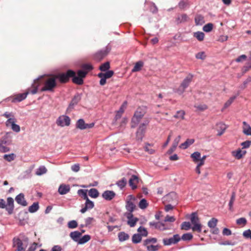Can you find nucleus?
Returning <instances> with one entry per match:
<instances>
[{"instance_id":"nucleus-17","label":"nucleus","mask_w":251,"mask_h":251,"mask_svg":"<svg viewBox=\"0 0 251 251\" xmlns=\"http://www.w3.org/2000/svg\"><path fill=\"white\" fill-rule=\"evenodd\" d=\"M189 18L186 14L178 15L176 18V22L178 25L181 23L187 22L189 21Z\"/></svg>"},{"instance_id":"nucleus-22","label":"nucleus","mask_w":251,"mask_h":251,"mask_svg":"<svg viewBox=\"0 0 251 251\" xmlns=\"http://www.w3.org/2000/svg\"><path fill=\"white\" fill-rule=\"evenodd\" d=\"M226 128V126L223 123H218L216 125V129L218 131L217 135L220 136L223 135Z\"/></svg>"},{"instance_id":"nucleus-44","label":"nucleus","mask_w":251,"mask_h":251,"mask_svg":"<svg viewBox=\"0 0 251 251\" xmlns=\"http://www.w3.org/2000/svg\"><path fill=\"white\" fill-rule=\"evenodd\" d=\"M142 237L140 234H134L132 237V241L134 244H137L141 241Z\"/></svg>"},{"instance_id":"nucleus-25","label":"nucleus","mask_w":251,"mask_h":251,"mask_svg":"<svg viewBox=\"0 0 251 251\" xmlns=\"http://www.w3.org/2000/svg\"><path fill=\"white\" fill-rule=\"evenodd\" d=\"M246 151H242L241 150L239 149L237 151H232V155L236 159H240L246 154Z\"/></svg>"},{"instance_id":"nucleus-50","label":"nucleus","mask_w":251,"mask_h":251,"mask_svg":"<svg viewBox=\"0 0 251 251\" xmlns=\"http://www.w3.org/2000/svg\"><path fill=\"white\" fill-rule=\"evenodd\" d=\"M148 205V203L145 199H142L139 203V207L142 209L147 208Z\"/></svg>"},{"instance_id":"nucleus-37","label":"nucleus","mask_w":251,"mask_h":251,"mask_svg":"<svg viewBox=\"0 0 251 251\" xmlns=\"http://www.w3.org/2000/svg\"><path fill=\"white\" fill-rule=\"evenodd\" d=\"M39 206L38 202H35L28 207V211L30 213H34L36 212L39 209Z\"/></svg>"},{"instance_id":"nucleus-9","label":"nucleus","mask_w":251,"mask_h":251,"mask_svg":"<svg viewBox=\"0 0 251 251\" xmlns=\"http://www.w3.org/2000/svg\"><path fill=\"white\" fill-rule=\"evenodd\" d=\"M181 240L180 236L176 234L173 235V237L169 238H164L163 243L164 246H170L177 244Z\"/></svg>"},{"instance_id":"nucleus-11","label":"nucleus","mask_w":251,"mask_h":251,"mask_svg":"<svg viewBox=\"0 0 251 251\" xmlns=\"http://www.w3.org/2000/svg\"><path fill=\"white\" fill-rule=\"evenodd\" d=\"M16 122V120L15 118H10L6 121L5 124L7 126H11L14 131L19 132L20 131V127L15 124Z\"/></svg>"},{"instance_id":"nucleus-13","label":"nucleus","mask_w":251,"mask_h":251,"mask_svg":"<svg viewBox=\"0 0 251 251\" xmlns=\"http://www.w3.org/2000/svg\"><path fill=\"white\" fill-rule=\"evenodd\" d=\"M29 93L30 91H27L24 93L16 95L14 97L11 98V101L13 103L22 101L26 98Z\"/></svg>"},{"instance_id":"nucleus-57","label":"nucleus","mask_w":251,"mask_h":251,"mask_svg":"<svg viewBox=\"0 0 251 251\" xmlns=\"http://www.w3.org/2000/svg\"><path fill=\"white\" fill-rule=\"evenodd\" d=\"M157 242V239L155 238H151L146 239L143 243L144 245H148L151 243H155Z\"/></svg>"},{"instance_id":"nucleus-63","label":"nucleus","mask_w":251,"mask_h":251,"mask_svg":"<svg viewBox=\"0 0 251 251\" xmlns=\"http://www.w3.org/2000/svg\"><path fill=\"white\" fill-rule=\"evenodd\" d=\"M188 5V3L187 1H184L183 0H181L178 3V6L180 9H185Z\"/></svg>"},{"instance_id":"nucleus-34","label":"nucleus","mask_w":251,"mask_h":251,"mask_svg":"<svg viewBox=\"0 0 251 251\" xmlns=\"http://www.w3.org/2000/svg\"><path fill=\"white\" fill-rule=\"evenodd\" d=\"M127 184V180L125 177L117 181L116 184L121 189H123Z\"/></svg>"},{"instance_id":"nucleus-43","label":"nucleus","mask_w":251,"mask_h":251,"mask_svg":"<svg viewBox=\"0 0 251 251\" xmlns=\"http://www.w3.org/2000/svg\"><path fill=\"white\" fill-rule=\"evenodd\" d=\"M47 171V169L44 166H40L36 171V175L37 176H41L45 173Z\"/></svg>"},{"instance_id":"nucleus-8","label":"nucleus","mask_w":251,"mask_h":251,"mask_svg":"<svg viewBox=\"0 0 251 251\" xmlns=\"http://www.w3.org/2000/svg\"><path fill=\"white\" fill-rule=\"evenodd\" d=\"M94 123L86 124L83 119H79L76 122L75 127L80 130H84L91 128L94 127Z\"/></svg>"},{"instance_id":"nucleus-42","label":"nucleus","mask_w":251,"mask_h":251,"mask_svg":"<svg viewBox=\"0 0 251 251\" xmlns=\"http://www.w3.org/2000/svg\"><path fill=\"white\" fill-rule=\"evenodd\" d=\"M91 239V236L89 235H84L82 238H79L78 242V244H84L89 241Z\"/></svg>"},{"instance_id":"nucleus-30","label":"nucleus","mask_w":251,"mask_h":251,"mask_svg":"<svg viewBox=\"0 0 251 251\" xmlns=\"http://www.w3.org/2000/svg\"><path fill=\"white\" fill-rule=\"evenodd\" d=\"M194 142L195 140L194 139H187L185 142L180 145L179 147L183 149H186L190 145H192Z\"/></svg>"},{"instance_id":"nucleus-23","label":"nucleus","mask_w":251,"mask_h":251,"mask_svg":"<svg viewBox=\"0 0 251 251\" xmlns=\"http://www.w3.org/2000/svg\"><path fill=\"white\" fill-rule=\"evenodd\" d=\"M81 100V96L80 95L77 94L75 95L72 100H71V102H70L69 107L68 108V110H71L73 108L74 106L77 104L78 102L80 100Z\"/></svg>"},{"instance_id":"nucleus-6","label":"nucleus","mask_w":251,"mask_h":251,"mask_svg":"<svg viewBox=\"0 0 251 251\" xmlns=\"http://www.w3.org/2000/svg\"><path fill=\"white\" fill-rule=\"evenodd\" d=\"M87 74V72L82 70H78L77 72V76H76L75 72V75L73 76V82L77 85H82L83 83V78H84Z\"/></svg>"},{"instance_id":"nucleus-20","label":"nucleus","mask_w":251,"mask_h":251,"mask_svg":"<svg viewBox=\"0 0 251 251\" xmlns=\"http://www.w3.org/2000/svg\"><path fill=\"white\" fill-rule=\"evenodd\" d=\"M139 182V178L137 176L132 175L129 180V185L132 190L137 188V185Z\"/></svg>"},{"instance_id":"nucleus-49","label":"nucleus","mask_w":251,"mask_h":251,"mask_svg":"<svg viewBox=\"0 0 251 251\" xmlns=\"http://www.w3.org/2000/svg\"><path fill=\"white\" fill-rule=\"evenodd\" d=\"M147 247V249L148 251H157L159 249V246L158 245H144Z\"/></svg>"},{"instance_id":"nucleus-61","label":"nucleus","mask_w":251,"mask_h":251,"mask_svg":"<svg viewBox=\"0 0 251 251\" xmlns=\"http://www.w3.org/2000/svg\"><path fill=\"white\" fill-rule=\"evenodd\" d=\"M196 58L199 59L204 60L206 55L205 54V52L204 51L199 52L196 54Z\"/></svg>"},{"instance_id":"nucleus-26","label":"nucleus","mask_w":251,"mask_h":251,"mask_svg":"<svg viewBox=\"0 0 251 251\" xmlns=\"http://www.w3.org/2000/svg\"><path fill=\"white\" fill-rule=\"evenodd\" d=\"M243 132L246 135H251V127L246 122H243Z\"/></svg>"},{"instance_id":"nucleus-64","label":"nucleus","mask_w":251,"mask_h":251,"mask_svg":"<svg viewBox=\"0 0 251 251\" xmlns=\"http://www.w3.org/2000/svg\"><path fill=\"white\" fill-rule=\"evenodd\" d=\"M243 235L246 238L251 239V230L248 229L244 231L243 233Z\"/></svg>"},{"instance_id":"nucleus-32","label":"nucleus","mask_w":251,"mask_h":251,"mask_svg":"<svg viewBox=\"0 0 251 251\" xmlns=\"http://www.w3.org/2000/svg\"><path fill=\"white\" fill-rule=\"evenodd\" d=\"M129 238V236L128 234L125 232H120L118 233V238L120 242H124L127 240Z\"/></svg>"},{"instance_id":"nucleus-29","label":"nucleus","mask_w":251,"mask_h":251,"mask_svg":"<svg viewBox=\"0 0 251 251\" xmlns=\"http://www.w3.org/2000/svg\"><path fill=\"white\" fill-rule=\"evenodd\" d=\"M166 200L168 202H171L173 201H176V194L175 192H172L167 194L165 197Z\"/></svg>"},{"instance_id":"nucleus-33","label":"nucleus","mask_w":251,"mask_h":251,"mask_svg":"<svg viewBox=\"0 0 251 251\" xmlns=\"http://www.w3.org/2000/svg\"><path fill=\"white\" fill-rule=\"evenodd\" d=\"M238 95L239 93H238L236 95L231 97L229 99V100L225 103L224 107L222 109V111H223L224 109H226L228 106H229Z\"/></svg>"},{"instance_id":"nucleus-38","label":"nucleus","mask_w":251,"mask_h":251,"mask_svg":"<svg viewBox=\"0 0 251 251\" xmlns=\"http://www.w3.org/2000/svg\"><path fill=\"white\" fill-rule=\"evenodd\" d=\"M144 63L142 61H139L136 63L135 66L132 70V72H136L140 71L143 66Z\"/></svg>"},{"instance_id":"nucleus-48","label":"nucleus","mask_w":251,"mask_h":251,"mask_svg":"<svg viewBox=\"0 0 251 251\" xmlns=\"http://www.w3.org/2000/svg\"><path fill=\"white\" fill-rule=\"evenodd\" d=\"M109 68V63L108 62H106L102 64L101 65H100L99 69L101 71L105 72L106 71H108Z\"/></svg>"},{"instance_id":"nucleus-60","label":"nucleus","mask_w":251,"mask_h":251,"mask_svg":"<svg viewBox=\"0 0 251 251\" xmlns=\"http://www.w3.org/2000/svg\"><path fill=\"white\" fill-rule=\"evenodd\" d=\"M95 219L92 217H88L85 219V226L86 227L88 226L89 225L92 224L94 222H95Z\"/></svg>"},{"instance_id":"nucleus-18","label":"nucleus","mask_w":251,"mask_h":251,"mask_svg":"<svg viewBox=\"0 0 251 251\" xmlns=\"http://www.w3.org/2000/svg\"><path fill=\"white\" fill-rule=\"evenodd\" d=\"M94 207V202L90 201L89 198L86 200L85 206L82 208L80 211L82 213H84L87 210L92 209Z\"/></svg>"},{"instance_id":"nucleus-40","label":"nucleus","mask_w":251,"mask_h":251,"mask_svg":"<svg viewBox=\"0 0 251 251\" xmlns=\"http://www.w3.org/2000/svg\"><path fill=\"white\" fill-rule=\"evenodd\" d=\"M193 35L199 41H202L204 39V33L201 31L194 32Z\"/></svg>"},{"instance_id":"nucleus-16","label":"nucleus","mask_w":251,"mask_h":251,"mask_svg":"<svg viewBox=\"0 0 251 251\" xmlns=\"http://www.w3.org/2000/svg\"><path fill=\"white\" fill-rule=\"evenodd\" d=\"M116 196L115 193L113 191L106 190L102 194V197L106 201L112 200Z\"/></svg>"},{"instance_id":"nucleus-19","label":"nucleus","mask_w":251,"mask_h":251,"mask_svg":"<svg viewBox=\"0 0 251 251\" xmlns=\"http://www.w3.org/2000/svg\"><path fill=\"white\" fill-rule=\"evenodd\" d=\"M193 77V75L189 74L183 80L182 82L180 84L182 85V87H183L186 89L189 86L190 83L192 81Z\"/></svg>"},{"instance_id":"nucleus-31","label":"nucleus","mask_w":251,"mask_h":251,"mask_svg":"<svg viewBox=\"0 0 251 251\" xmlns=\"http://www.w3.org/2000/svg\"><path fill=\"white\" fill-rule=\"evenodd\" d=\"M190 220L192 225L200 223L199 218L197 212H193L191 214Z\"/></svg>"},{"instance_id":"nucleus-27","label":"nucleus","mask_w":251,"mask_h":251,"mask_svg":"<svg viewBox=\"0 0 251 251\" xmlns=\"http://www.w3.org/2000/svg\"><path fill=\"white\" fill-rule=\"evenodd\" d=\"M136 207V205L134 204V203L130 201H127L126 202V208L127 213H132V212L135 210Z\"/></svg>"},{"instance_id":"nucleus-54","label":"nucleus","mask_w":251,"mask_h":251,"mask_svg":"<svg viewBox=\"0 0 251 251\" xmlns=\"http://www.w3.org/2000/svg\"><path fill=\"white\" fill-rule=\"evenodd\" d=\"M78 226L77 223L75 220H72L68 222V227L69 228H75Z\"/></svg>"},{"instance_id":"nucleus-24","label":"nucleus","mask_w":251,"mask_h":251,"mask_svg":"<svg viewBox=\"0 0 251 251\" xmlns=\"http://www.w3.org/2000/svg\"><path fill=\"white\" fill-rule=\"evenodd\" d=\"M70 191V187L69 185L61 184L58 188V193L60 195H65Z\"/></svg>"},{"instance_id":"nucleus-15","label":"nucleus","mask_w":251,"mask_h":251,"mask_svg":"<svg viewBox=\"0 0 251 251\" xmlns=\"http://www.w3.org/2000/svg\"><path fill=\"white\" fill-rule=\"evenodd\" d=\"M15 201L18 204L23 206H26L27 202L25 198V195L23 193H20L15 197Z\"/></svg>"},{"instance_id":"nucleus-10","label":"nucleus","mask_w":251,"mask_h":251,"mask_svg":"<svg viewBox=\"0 0 251 251\" xmlns=\"http://www.w3.org/2000/svg\"><path fill=\"white\" fill-rule=\"evenodd\" d=\"M71 119L70 117L66 115H61L59 116L56 120L57 126L63 127L69 126L70 125Z\"/></svg>"},{"instance_id":"nucleus-45","label":"nucleus","mask_w":251,"mask_h":251,"mask_svg":"<svg viewBox=\"0 0 251 251\" xmlns=\"http://www.w3.org/2000/svg\"><path fill=\"white\" fill-rule=\"evenodd\" d=\"M201 153L198 151H196L191 154V157L195 162H197L200 159Z\"/></svg>"},{"instance_id":"nucleus-59","label":"nucleus","mask_w":251,"mask_h":251,"mask_svg":"<svg viewBox=\"0 0 251 251\" xmlns=\"http://www.w3.org/2000/svg\"><path fill=\"white\" fill-rule=\"evenodd\" d=\"M247 220L245 218H240L236 220V224L238 225H242L243 226L247 224Z\"/></svg>"},{"instance_id":"nucleus-5","label":"nucleus","mask_w":251,"mask_h":251,"mask_svg":"<svg viewBox=\"0 0 251 251\" xmlns=\"http://www.w3.org/2000/svg\"><path fill=\"white\" fill-rule=\"evenodd\" d=\"M75 75V71L72 70H68L66 73H61L55 75L54 77L58 79L61 83L68 82L70 77L73 78Z\"/></svg>"},{"instance_id":"nucleus-51","label":"nucleus","mask_w":251,"mask_h":251,"mask_svg":"<svg viewBox=\"0 0 251 251\" xmlns=\"http://www.w3.org/2000/svg\"><path fill=\"white\" fill-rule=\"evenodd\" d=\"M213 25L212 23H208L203 26L202 29L204 31L208 32L212 30Z\"/></svg>"},{"instance_id":"nucleus-52","label":"nucleus","mask_w":251,"mask_h":251,"mask_svg":"<svg viewBox=\"0 0 251 251\" xmlns=\"http://www.w3.org/2000/svg\"><path fill=\"white\" fill-rule=\"evenodd\" d=\"M193 226L192 227L193 231H196L198 232L201 231V225L200 223L193 224Z\"/></svg>"},{"instance_id":"nucleus-21","label":"nucleus","mask_w":251,"mask_h":251,"mask_svg":"<svg viewBox=\"0 0 251 251\" xmlns=\"http://www.w3.org/2000/svg\"><path fill=\"white\" fill-rule=\"evenodd\" d=\"M149 225L151 227H153L154 229H158L161 230H164L167 228L165 227V225L161 222H151L149 223Z\"/></svg>"},{"instance_id":"nucleus-14","label":"nucleus","mask_w":251,"mask_h":251,"mask_svg":"<svg viewBox=\"0 0 251 251\" xmlns=\"http://www.w3.org/2000/svg\"><path fill=\"white\" fill-rule=\"evenodd\" d=\"M125 215L128 219L127 224L130 227H134L138 221V218L134 217L132 213H126Z\"/></svg>"},{"instance_id":"nucleus-12","label":"nucleus","mask_w":251,"mask_h":251,"mask_svg":"<svg viewBox=\"0 0 251 251\" xmlns=\"http://www.w3.org/2000/svg\"><path fill=\"white\" fill-rule=\"evenodd\" d=\"M13 247H16V251H24L25 248L23 247L22 241L19 238L14 237L13 239Z\"/></svg>"},{"instance_id":"nucleus-41","label":"nucleus","mask_w":251,"mask_h":251,"mask_svg":"<svg viewBox=\"0 0 251 251\" xmlns=\"http://www.w3.org/2000/svg\"><path fill=\"white\" fill-rule=\"evenodd\" d=\"M87 192V190L79 189L77 191V194L82 198H83L84 200H86L88 199Z\"/></svg>"},{"instance_id":"nucleus-47","label":"nucleus","mask_w":251,"mask_h":251,"mask_svg":"<svg viewBox=\"0 0 251 251\" xmlns=\"http://www.w3.org/2000/svg\"><path fill=\"white\" fill-rule=\"evenodd\" d=\"M218 220L215 218H212L208 222V226L210 228H215L217 225Z\"/></svg>"},{"instance_id":"nucleus-62","label":"nucleus","mask_w":251,"mask_h":251,"mask_svg":"<svg viewBox=\"0 0 251 251\" xmlns=\"http://www.w3.org/2000/svg\"><path fill=\"white\" fill-rule=\"evenodd\" d=\"M138 231L140 232L142 236H147L148 235V231L146 229L142 226H140L138 229Z\"/></svg>"},{"instance_id":"nucleus-28","label":"nucleus","mask_w":251,"mask_h":251,"mask_svg":"<svg viewBox=\"0 0 251 251\" xmlns=\"http://www.w3.org/2000/svg\"><path fill=\"white\" fill-rule=\"evenodd\" d=\"M81 235V233L78 231H75L71 232L70 234V237L76 242H78L80 236Z\"/></svg>"},{"instance_id":"nucleus-2","label":"nucleus","mask_w":251,"mask_h":251,"mask_svg":"<svg viewBox=\"0 0 251 251\" xmlns=\"http://www.w3.org/2000/svg\"><path fill=\"white\" fill-rule=\"evenodd\" d=\"M147 107L141 106L137 108L131 119V127L135 128L147 112Z\"/></svg>"},{"instance_id":"nucleus-1","label":"nucleus","mask_w":251,"mask_h":251,"mask_svg":"<svg viewBox=\"0 0 251 251\" xmlns=\"http://www.w3.org/2000/svg\"><path fill=\"white\" fill-rule=\"evenodd\" d=\"M42 83L44 84V87L41 89L42 92L46 91H53L54 88L56 86L55 78L54 77L45 79L43 76H41L34 80L32 85L33 89L30 91V93L35 94L37 92L38 87Z\"/></svg>"},{"instance_id":"nucleus-58","label":"nucleus","mask_w":251,"mask_h":251,"mask_svg":"<svg viewBox=\"0 0 251 251\" xmlns=\"http://www.w3.org/2000/svg\"><path fill=\"white\" fill-rule=\"evenodd\" d=\"M181 227L182 229L188 230L191 228L190 223L188 222H184L182 223Z\"/></svg>"},{"instance_id":"nucleus-53","label":"nucleus","mask_w":251,"mask_h":251,"mask_svg":"<svg viewBox=\"0 0 251 251\" xmlns=\"http://www.w3.org/2000/svg\"><path fill=\"white\" fill-rule=\"evenodd\" d=\"M185 115V112L183 110H179L177 111L176 115H174V117L176 118L184 119Z\"/></svg>"},{"instance_id":"nucleus-3","label":"nucleus","mask_w":251,"mask_h":251,"mask_svg":"<svg viewBox=\"0 0 251 251\" xmlns=\"http://www.w3.org/2000/svg\"><path fill=\"white\" fill-rule=\"evenodd\" d=\"M0 208H5L8 214L11 215L13 213L14 209L13 199L11 197L7 198V204H6L5 201L0 198Z\"/></svg>"},{"instance_id":"nucleus-56","label":"nucleus","mask_w":251,"mask_h":251,"mask_svg":"<svg viewBox=\"0 0 251 251\" xmlns=\"http://www.w3.org/2000/svg\"><path fill=\"white\" fill-rule=\"evenodd\" d=\"M251 69V62L248 61L246 65H245L242 69V73L243 74L246 73L247 72H248L249 70Z\"/></svg>"},{"instance_id":"nucleus-4","label":"nucleus","mask_w":251,"mask_h":251,"mask_svg":"<svg viewBox=\"0 0 251 251\" xmlns=\"http://www.w3.org/2000/svg\"><path fill=\"white\" fill-rule=\"evenodd\" d=\"M149 123L150 120H146L139 125L136 132V139L137 141H142L146 132V127Z\"/></svg>"},{"instance_id":"nucleus-55","label":"nucleus","mask_w":251,"mask_h":251,"mask_svg":"<svg viewBox=\"0 0 251 251\" xmlns=\"http://www.w3.org/2000/svg\"><path fill=\"white\" fill-rule=\"evenodd\" d=\"M193 238V235L191 233H187L183 234L181 238L184 241H189Z\"/></svg>"},{"instance_id":"nucleus-7","label":"nucleus","mask_w":251,"mask_h":251,"mask_svg":"<svg viewBox=\"0 0 251 251\" xmlns=\"http://www.w3.org/2000/svg\"><path fill=\"white\" fill-rule=\"evenodd\" d=\"M110 50V47L107 46L104 49L96 52L94 55V59L97 61H100L108 53Z\"/></svg>"},{"instance_id":"nucleus-39","label":"nucleus","mask_w":251,"mask_h":251,"mask_svg":"<svg viewBox=\"0 0 251 251\" xmlns=\"http://www.w3.org/2000/svg\"><path fill=\"white\" fill-rule=\"evenodd\" d=\"M89 195L93 198H97L99 197V193L96 188H91L89 190Z\"/></svg>"},{"instance_id":"nucleus-46","label":"nucleus","mask_w":251,"mask_h":251,"mask_svg":"<svg viewBox=\"0 0 251 251\" xmlns=\"http://www.w3.org/2000/svg\"><path fill=\"white\" fill-rule=\"evenodd\" d=\"M15 158L16 155L13 153L9 154H5L3 155V158L8 162H11L14 160Z\"/></svg>"},{"instance_id":"nucleus-35","label":"nucleus","mask_w":251,"mask_h":251,"mask_svg":"<svg viewBox=\"0 0 251 251\" xmlns=\"http://www.w3.org/2000/svg\"><path fill=\"white\" fill-rule=\"evenodd\" d=\"M114 74V72L112 70L106 71L105 73H100L98 74V77L104 76L106 78H109L112 76Z\"/></svg>"},{"instance_id":"nucleus-36","label":"nucleus","mask_w":251,"mask_h":251,"mask_svg":"<svg viewBox=\"0 0 251 251\" xmlns=\"http://www.w3.org/2000/svg\"><path fill=\"white\" fill-rule=\"evenodd\" d=\"M196 25H201L204 23L203 17L201 15H197L195 18Z\"/></svg>"}]
</instances>
